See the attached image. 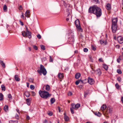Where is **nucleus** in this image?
Returning a JSON list of instances; mask_svg holds the SVG:
<instances>
[{"label":"nucleus","mask_w":123,"mask_h":123,"mask_svg":"<svg viewBox=\"0 0 123 123\" xmlns=\"http://www.w3.org/2000/svg\"><path fill=\"white\" fill-rule=\"evenodd\" d=\"M100 41L101 44H103L104 45H106L107 43V42L106 40L104 41V40L102 39L100 40Z\"/></svg>","instance_id":"nucleus-13"},{"label":"nucleus","mask_w":123,"mask_h":123,"mask_svg":"<svg viewBox=\"0 0 123 123\" xmlns=\"http://www.w3.org/2000/svg\"><path fill=\"white\" fill-rule=\"evenodd\" d=\"M94 71L96 75L98 76H100L102 72L101 69L99 68H98Z\"/></svg>","instance_id":"nucleus-9"},{"label":"nucleus","mask_w":123,"mask_h":123,"mask_svg":"<svg viewBox=\"0 0 123 123\" xmlns=\"http://www.w3.org/2000/svg\"><path fill=\"white\" fill-rule=\"evenodd\" d=\"M41 48V49L43 50H44L45 49V48L44 45H41L40 46Z\"/></svg>","instance_id":"nucleus-35"},{"label":"nucleus","mask_w":123,"mask_h":123,"mask_svg":"<svg viewBox=\"0 0 123 123\" xmlns=\"http://www.w3.org/2000/svg\"><path fill=\"white\" fill-rule=\"evenodd\" d=\"M74 23L77 28L80 30H82V29L80 26L79 20L78 19H77L75 21Z\"/></svg>","instance_id":"nucleus-7"},{"label":"nucleus","mask_w":123,"mask_h":123,"mask_svg":"<svg viewBox=\"0 0 123 123\" xmlns=\"http://www.w3.org/2000/svg\"><path fill=\"white\" fill-rule=\"evenodd\" d=\"M31 100V99L30 98H28L26 99V101L27 102H30Z\"/></svg>","instance_id":"nucleus-60"},{"label":"nucleus","mask_w":123,"mask_h":123,"mask_svg":"<svg viewBox=\"0 0 123 123\" xmlns=\"http://www.w3.org/2000/svg\"><path fill=\"white\" fill-rule=\"evenodd\" d=\"M80 82H81V80H78L77 81H76L75 83V84L77 85L79 84V83Z\"/></svg>","instance_id":"nucleus-34"},{"label":"nucleus","mask_w":123,"mask_h":123,"mask_svg":"<svg viewBox=\"0 0 123 123\" xmlns=\"http://www.w3.org/2000/svg\"><path fill=\"white\" fill-rule=\"evenodd\" d=\"M121 59L120 57V56L117 59V61L119 63L120 62V61L121 60Z\"/></svg>","instance_id":"nucleus-42"},{"label":"nucleus","mask_w":123,"mask_h":123,"mask_svg":"<svg viewBox=\"0 0 123 123\" xmlns=\"http://www.w3.org/2000/svg\"><path fill=\"white\" fill-rule=\"evenodd\" d=\"M89 58H90V61L92 62H93V59L90 56L89 57Z\"/></svg>","instance_id":"nucleus-53"},{"label":"nucleus","mask_w":123,"mask_h":123,"mask_svg":"<svg viewBox=\"0 0 123 123\" xmlns=\"http://www.w3.org/2000/svg\"><path fill=\"white\" fill-rule=\"evenodd\" d=\"M117 40L119 43L120 44L123 43V38L122 37H118L117 38Z\"/></svg>","instance_id":"nucleus-11"},{"label":"nucleus","mask_w":123,"mask_h":123,"mask_svg":"<svg viewBox=\"0 0 123 123\" xmlns=\"http://www.w3.org/2000/svg\"><path fill=\"white\" fill-rule=\"evenodd\" d=\"M19 22H20V24L21 25L23 26L24 25V24L23 22H22L20 20L19 21Z\"/></svg>","instance_id":"nucleus-62"},{"label":"nucleus","mask_w":123,"mask_h":123,"mask_svg":"<svg viewBox=\"0 0 123 123\" xmlns=\"http://www.w3.org/2000/svg\"><path fill=\"white\" fill-rule=\"evenodd\" d=\"M49 61L50 62H52L53 61V59L52 58L51 56H49Z\"/></svg>","instance_id":"nucleus-40"},{"label":"nucleus","mask_w":123,"mask_h":123,"mask_svg":"<svg viewBox=\"0 0 123 123\" xmlns=\"http://www.w3.org/2000/svg\"><path fill=\"white\" fill-rule=\"evenodd\" d=\"M45 89L47 91H49L50 89V86L48 85H46V86Z\"/></svg>","instance_id":"nucleus-26"},{"label":"nucleus","mask_w":123,"mask_h":123,"mask_svg":"<svg viewBox=\"0 0 123 123\" xmlns=\"http://www.w3.org/2000/svg\"><path fill=\"white\" fill-rule=\"evenodd\" d=\"M37 37L39 39H40L41 38V36L39 34H38L37 36Z\"/></svg>","instance_id":"nucleus-51"},{"label":"nucleus","mask_w":123,"mask_h":123,"mask_svg":"<svg viewBox=\"0 0 123 123\" xmlns=\"http://www.w3.org/2000/svg\"><path fill=\"white\" fill-rule=\"evenodd\" d=\"M48 114L50 116H51L53 115L52 112L49 111L47 112Z\"/></svg>","instance_id":"nucleus-36"},{"label":"nucleus","mask_w":123,"mask_h":123,"mask_svg":"<svg viewBox=\"0 0 123 123\" xmlns=\"http://www.w3.org/2000/svg\"><path fill=\"white\" fill-rule=\"evenodd\" d=\"M87 82L89 84L92 85L94 84V81L92 78L88 77V78Z\"/></svg>","instance_id":"nucleus-8"},{"label":"nucleus","mask_w":123,"mask_h":123,"mask_svg":"<svg viewBox=\"0 0 123 123\" xmlns=\"http://www.w3.org/2000/svg\"><path fill=\"white\" fill-rule=\"evenodd\" d=\"M106 105L104 104L101 107V110L103 112L104 114V112H103L104 111L105 109H106Z\"/></svg>","instance_id":"nucleus-12"},{"label":"nucleus","mask_w":123,"mask_h":123,"mask_svg":"<svg viewBox=\"0 0 123 123\" xmlns=\"http://www.w3.org/2000/svg\"><path fill=\"white\" fill-rule=\"evenodd\" d=\"M88 12L90 14L95 15L97 17H100L102 14L101 9L96 5L90 7L88 9Z\"/></svg>","instance_id":"nucleus-1"},{"label":"nucleus","mask_w":123,"mask_h":123,"mask_svg":"<svg viewBox=\"0 0 123 123\" xmlns=\"http://www.w3.org/2000/svg\"><path fill=\"white\" fill-rule=\"evenodd\" d=\"M87 81V80L86 79H85L82 80H81V82L84 84H85Z\"/></svg>","instance_id":"nucleus-33"},{"label":"nucleus","mask_w":123,"mask_h":123,"mask_svg":"<svg viewBox=\"0 0 123 123\" xmlns=\"http://www.w3.org/2000/svg\"><path fill=\"white\" fill-rule=\"evenodd\" d=\"M37 71L40 74H41V73H42L44 75H46L47 73L44 66L42 65H40V70H38Z\"/></svg>","instance_id":"nucleus-5"},{"label":"nucleus","mask_w":123,"mask_h":123,"mask_svg":"<svg viewBox=\"0 0 123 123\" xmlns=\"http://www.w3.org/2000/svg\"><path fill=\"white\" fill-rule=\"evenodd\" d=\"M25 16L27 18H29L30 17V12L28 10L26 11L25 13Z\"/></svg>","instance_id":"nucleus-14"},{"label":"nucleus","mask_w":123,"mask_h":123,"mask_svg":"<svg viewBox=\"0 0 123 123\" xmlns=\"http://www.w3.org/2000/svg\"><path fill=\"white\" fill-rule=\"evenodd\" d=\"M75 105L73 104H71V105L72 107V108L73 109H75V107H74Z\"/></svg>","instance_id":"nucleus-45"},{"label":"nucleus","mask_w":123,"mask_h":123,"mask_svg":"<svg viewBox=\"0 0 123 123\" xmlns=\"http://www.w3.org/2000/svg\"><path fill=\"white\" fill-rule=\"evenodd\" d=\"M94 114L95 115L99 117L101 116V114L99 112H95Z\"/></svg>","instance_id":"nucleus-21"},{"label":"nucleus","mask_w":123,"mask_h":123,"mask_svg":"<svg viewBox=\"0 0 123 123\" xmlns=\"http://www.w3.org/2000/svg\"><path fill=\"white\" fill-rule=\"evenodd\" d=\"M83 50L84 52H87L88 51V49L87 48H85Z\"/></svg>","instance_id":"nucleus-48"},{"label":"nucleus","mask_w":123,"mask_h":123,"mask_svg":"<svg viewBox=\"0 0 123 123\" xmlns=\"http://www.w3.org/2000/svg\"><path fill=\"white\" fill-rule=\"evenodd\" d=\"M26 31H23L21 32L22 34L24 37H28L29 39L31 38V33L28 31L27 26H25Z\"/></svg>","instance_id":"nucleus-4"},{"label":"nucleus","mask_w":123,"mask_h":123,"mask_svg":"<svg viewBox=\"0 0 123 123\" xmlns=\"http://www.w3.org/2000/svg\"><path fill=\"white\" fill-rule=\"evenodd\" d=\"M3 95L2 93H0V100L1 101L3 100Z\"/></svg>","instance_id":"nucleus-30"},{"label":"nucleus","mask_w":123,"mask_h":123,"mask_svg":"<svg viewBox=\"0 0 123 123\" xmlns=\"http://www.w3.org/2000/svg\"><path fill=\"white\" fill-rule=\"evenodd\" d=\"M4 109L6 112H7L8 111V106L7 105H5L4 107Z\"/></svg>","instance_id":"nucleus-18"},{"label":"nucleus","mask_w":123,"mask_h":123,"mask_svg":"<svg viewBox=\"0 0 123 123\" xmlns=\"http://www.w3.org/2000/svg\"><path fill=\"white\" fill-rule=\"evenodd\" d=\"M92 49L94 51L96 49L92 45Z\"/></svg>","instance_id":"nucleus-50"},{"label":"nucleus","mask_w":123,"mask_h":123,"mask_svg":"<svg viewBox=\"0 0 123 123\" xmlns=\"http://www.w3.org/2000/svg\"><path fill=\"white\" fill-rule=\"evenodd\" d=\"M92 71H95L94 68H95V65L94 64H91L90 65Z\"/></svg>","instance_id":"nucleus-20"},{"label":"nucleus","mask_w":123,"mask_h":123,"mask_svg":"<svg viewBox=\"0 0 123 123\" xmlns=\"http://www.w3.org/2000/svg\"><path fill=\"white\" fill-rule=\"evenodd\" d=\"M80 76V74L79 73H77L75 75V77L76 79L79 78Z\"/></svg>","instance_id":"nucleus-19"},{"label":"nucleus","mask_w":123,"mask_h":123,"mask_svg":"<svg viewBox=\"0 0 123 123\" xmlns=\"http://www.w3.org/2000/svg\"><path fill=\"white\" fill-rule=\"evenodd\" d=\"M115 86L116 87V88L117 89H118L119 87L120 86H119V85L117 83L115 84Z\"/></svg>","instance_id":"nucleus-38"},{"label":"nucleus","mask_w":123,"mask_h":123,"mask_svg":"<svg viewBox=\"0 0 123 123\" xmlns=\"http://www.w3.org/2000/svg\"><path fill=\"white\" fill-rule=\"evenodd\" d=\"M87 94H88V93H87L86 92H85L84 94V96L85 97H86V96Z\"/></svg>","instance_id":"nucleus-63"},{"label":"nucleus","mask_w":123,"mask_h":123,"mask_svg":"<svg viewBox=\"0 0 123 123\" xmlns=\"http://www.w3.org/2000/svg\"><path fill=\"white\" fill-rule=\"evenodd\" d=\"M7 7L6 5H4L3 7V9L4 11L5 12H6L7 11Z\"/></svg>","instance_id":"nucleus-24"},{"label":"nucleus","mask_w":123,"mask_h":123,"mask_svg":"<svg viewBox=\"0 0 123 123\" xmlns=\"http://www.w3.org/2000/svg\"><path fill=\"white\" fill-rule=\"evenodd\" d=\"M112 108L111 107H107L106 108V111L104 113V114H111L112 113Z\"/></svg>","instance_id":"nucleus-6"},{"label":"nucleus","mask_w":123,"mask_h":123,"mask_svg":"<svg viewBox=\"0 0 123 123\" xmlns=\"http://www.w3.org/2000/svg\"><path fill=\"white\" fill-rule=\"evenodd\" d=\"M103 68H104L105 70H107L108 69V67L107 65H106V64H104L103 65Z\"/></svg>","instance_id":"nucleus-25"},{"label":"nucleus","mask_w":123,"mask_h":123,"mask_svg":"<svg viewBox=\"0 0 123 123\" xmlns=\"http://www.w3.org/2000/svg\"><path fill=\"white\" fill-rule=\"evenodd\" d=\"M39 93L41 97L45 99H47L51 95V94H49V92L45 91H43L40 90Z\"/></svg>","instance_id":"nucleus-2"},{"label":"nucleus","mask_w":123,"mask_h":123,"mask_svg":"<svg viewBox=\"0 0 123 123\" xmlns=\"http://www.w3.org/2000/svg\"><path fill=\"white\" fill-rule=\"evenodd\" d=\"M106 8L108 10H110L111 9V5L109 4H108L106 5Z\"/></svg>","instance_id":"nucleus-16"},{"label":"nucleus","mask_w":123,"mask_h":123,"mask_svg":"<svg viewBox=\"0 0 123 123\" xmlns=\"http://www.w3.org/2000/svg\"><path fill=\"white\" fill-rule=\"evenodd\" d=\"M22 14L21 16V17L22 18L24 19H26V18H25L24 17V16L23 15V13H22Z\"/></svg>","instance_id":"nucleus-59"},{"label":"nucleus","mask_w":123,"mask_h":123,"mask_svg":"<svg viewBox=\"0 0 123 123\" xmlns=\"http://www.w3.org/2000/svg\"><path fill=\"white\" fill-rule=\"evenodd\" d=\"M116 122V120L115 119H112L111 120V122L112 123H115Z\"/></svg>","instance_id":"nucleus-54"},{"label":"nucleus","mask_w":123,"mask_h":123,"mask_svg":"<svg viewBox=\"0 0 123 123\" xmlns=\"http://www.w3.org/2000/svg\"><path fill=\"white\" fill-rule=\"evenodd\" d=\"M30 88L32 90H33L35 88L34 86L32 85H31L30 86Z\"/></svg>","instance_id":"nucleus-39"},{"label":"nucleus","mask_w":123,"mask_h":123,"mask_svg":"<svg viewBox=\"0 0 123 123\" xmlns=\"http://www.w3.org/2000/svg\"><path fill=\"white\" fill-rule=\"evenodd\" d=\"M0 64L2 65V66L4 68L5 67V64L4 62H3L2 61L0 60Z\"/></svg>","instance_id":"nucleus-22"},{"label":"nucleus","mask_w":123,"mask_h":123,"mask_svg":"<svg viewBox=\"0 0 123 123\" xmlns=\"http://www.w3.org/2000/svg\"><path fill=\"white\" fill-rule=\"evenodd\" d=\"M33 79L32 78H30L29 79V81L30 82H33Z\"/></svg>","instance_id":"nucleus-49"},{"label":"nucleus","mask_w":123,"mask_h":123,"mask_svg":"<svg viewBox=\"0 0 123 123\" xmlns=\"http://www.w3.org/2000/svg\"><path fill=\"white\" fill-rule=\"evenodd\" d=\"M47 59L46 57H43L42 59V60L43 62L45 61Z\"/></svg>","instance_id":"nucleus-46"},{"label":"nucleus","mask_w":123,"mask_h":123,"mask_svg":"<svg viewBox=\"0 0 123 123\" xmlns=\"http://www.w3.org/2000/svg\"><path fill=\"white\" fill-rule=\"evenodd\" d=\"M1 88L2 90H3L4 91H5V87L4 85H1Z\"/></svg>","instance_id":"nucleus-31"},{"label":"nucleus","mask_w":123,"mask_h":123,"mask_svg":"<svg viewBox=\"0 0 123 123\" xmlns=\"http://www.w3.org/2000/svg\"><path fill=\"white\" fill-rule=\"evenodd\" d=\"M117 72L119 74H121L122 73V72L121 70L119 69H117Z\"/></svg>","instance_id":"nucleus-37"},{"label":"nucleus","mask_w":123,"mask_h":123,"mask_svg":"<svg viewBox=\"0 0 123 123\" xmlns=\"http://www.w3.org/2000/svg\"><path fill=\"white\" fill-rule=\"evenodd\" d=\"M68 41L70 43L69 44H73L74 41V37L72 36H71L68 38Z\"/></svg>","instance_id":"nucleus-10"},{"label":"nucleus","mask_w":123,"mask_h":123,"mask_svg":"<svg viewBox=\"0 0 123 123\" xmlns=\"http://www.w3.org/2000/svg\"><path fill=\"white\" fill-rule=\"evenodd\" d=\"M55 100L54 98H52L50 99L51 104H53L55 101Z\"/></svg>","instance_id":"nucleus-27"},{"label":"nucleus","mask_w":123,"mask_h":123,"mask_svg":"<svg viewBox=\"0 0 123 123\" xmlns=\"http://www.w3.org/2000/svg\"><path fill=\"white\" fill-rule=\"evenodd\" d=\"M121 100L122 103H123V97H122L121 98Z\"/></svg>","instance_id":"nucleus-64"},{"label":"nucleus","mask_w":123,"mask_h":123,"mask_svg":"<svg viewBox=\"0 0 123 123\" xmlns=\"http://www.w3.org/2000/svg\"><path fill=\"white\" fill-rule=\"evenodd\" d=\"M19 9L20 10H22L23 7L22 6L20 5L19 6Z\"/></svg>","instance_id":"nucleus-57"},{"label":"nucleus","mask_w":123,"mask_h":123,"mask_svg":"<svg viewBox=\"0 0 123 123\" xmlns=\"http://www.w3.org/2000/svg\"><path fill=\"white\" fill-rule=\"evenodd\" d=\"M33 48L36 50H37L38 49L36 45H33Z\"/></svg>","instance_id":"nucleus-43"},{"label":"nucleus","mask_w":123,"mask_h":123,"mask_svg":"<svg viewBox=\"0 0 123 123\" xmlns=\"http://www.w3.org/2000/svg\"><path fill=\"white\" fill-rule=\"evenodd\" d=\"M117 80L119 82H121V78L120 77H118L117 78Z\"/></svg>","instance_id":"nucleus-41"},{"label":"nucleus","mask_w":123,"mask_h":123,"mask_svg":"<svg viewBox=\"0 0 123 123\" xmlns=\"http://www.w3.org/2000/svg\"><path fill=\"white\" fill-rule=\"evenodd\" d=\"M80 104H77L76 105H75L74 107H75V108L78 109L80 107Z\"/></svg>","instance_id":"nucleus-29"},{"label":"nucleus","mask_w":123,"mask_h":123,"mask_svg":"<svg viewBox=\"0 0 123 123\" xmlns=\"http://www.w3.org/2000/svg\"><path fill=\"white\" fill-rule=\"evenodd\" d=\"M72 92H68V96H71L72 95Z\"/></svg>","instance_id":"nucleus-61"},{"label":"nucleus","mask_w":123,"mask_h":123,"mask_svg":"<svg viewBox=\"0 0 123 123\" xmlns=\"http://www.w3.org/2000/svg\"><path fill=\"white\" fill-rule=\"evenodd\" d=\"M113 118L114 119H117V116L116 115H114V116Z\"/></svg>","instance_id":"nucleus-55"},{"label":"nucleus","mask_w":123,"mask_h":123,"mask_svg":"<svg viewBox=\"0 0 123 123\" xmlns=\"http://www.w3.org/2000/svg\"><path fill=\"white\" fill-rule=\"evenodd\" d=\"M31 93H32V96H35L36 94L35 92L33 91L31 92Z\"/></svg>","instance_id":"nucleus-58"},{"label":"nucleus","mask_w":123,"mask_h":123,"mask_svg":"<svg viewBox=\"0 0 123 123\" xmlns=\"http://www.w3.org/2000/svg\"><path fill=\"white\" fill-rule=\"evenodd\" d=\"M18 121L17 120L13 121L10 120L9 121V123H18Z\"/></svg>","instance_id":"nucleus-28"},{"label":"nucleus","mask_w":123,"mask_h":123,"mask_svg":"<svg viewBox=\"0 0 123 123\" xmlns=\"http://www.w3.org/2000/svg\"><path fill=\"white\" fill-rule=\"evenodd\" d=\"M70 111H71V113L72 114H74V112L73 109L72 108H70Z\"/></svg>","instance_id":"nucleus-47"},{"label":"nucleus","mask_w":123,"mask_h":123,"mask_svg":"<svg viewBox=\"0 0 123 123\" xmlns=\"http://www.w3.org/2000/svg\"><path fill=\"white\" fill-rule=\"evenodd\" d=\"M99 61L101 62H103V60H102V58H100L98 59Z\"/></svg>","instance_id":"nucleus-56"},{"label":"nucleus","mask_w":123,"mask_h":123,"mask_svg":"<svg viewBox=\"0 0 123 123\" xmlns=\"http://www.w3.org/2000/svg\"><path fill=\"white\" fill-rule=\"evenodd\" d=\"M117 18H113L112 19V31L113 33L116 32L117 29Z\"/></svg>","instance_id":"nucleus-3"},{"label":"nucleus","mask_w":123,"mask_h":123,"mask_svg":"<svg viewBox=\"0 0 123 123\" xmlns=\"http://www.w3.org/2000/svg\"><path fill=\"white\" fill-rule=\"evenodd\" d=\"M14 78L15 80L16 81H19L20 80V79L18 77V76L17 75H15Z\"/></svg>","instance_id":"nucleus-15"},{"label":"nucleus","mask_w":123,"mask_h":123,"mask_svg":"<svg viewBox=\"0 0 123 123\" xmlns=\"http://www.w3.org/2000/svg\"><path fill=\"white\" fill-rule=\"evenodd\" d=\"M64 118L65 119V120L66 121H68L69 120V118L68 116H67L66 115V113H64Z\"/></svg>","instance_id":"nucleus-17"},{"label":"nucleus","mask_w":123,"mask_h":123,"mask_svg":"<svg viewBox=\"0 0 123 123\" xmlns=\"http://www.w3.org/2000/svg\"><path fill=\"white\" fill-rule=\"evenodd\" d=\"M58 77L61 79L64 76L61 73H59L58 74Z\"/></svg>","instance_id":"nucleus-23"},{"label":"nucleus","mask_w":123,"mask_h":123,"mask_svg":"<svg viewBox=\"0 0 123 123\" xmlns=\"http://www.w3.org/2000/svg\"><path fill=\"white\" fill-rule=\"evenodd\" d=\"M8 97L10 98V100L12 99V97L10 94H8Z\"/></svg>","instance_id":"nucleus-44"},{"label":"nucleus","mask_w":123,"mask_h":123,"mask_svg":"<svg viewBox=\"0 0 123 123\" xmlns=\"http://www.w3.org/2000/svg\"><path fill=\"white\" fill-rule=\"evenodd\" d=\"M15 117L16 119H19V117L18 116L17 114L16 115Z\"/></svg>","instance_id":"nucleus-52"},{"label":"nucleus","mask_w":123,"mask_h":123,"mask_svg":"<svg viewBox=\"0 0 123 123\" xmlns=\"http://www.w3.org/2000/svg\"><path fill=\"white\" fill-rule=\"evenodd\" d=\"M25 95L27 97H29L30 96V93L29 92H25Z\"/></svg>","instance_id":"nucleus-32"}]
</instances>
